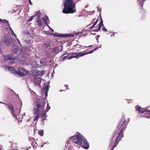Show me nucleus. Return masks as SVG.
Listing matches in <instances>:
<instances>
[{"label": "nucleus", "mask_w": 150, "mask_h": 150, "mask_svg": "<svg viewBox=\"0 0 150 150\" xmlns=\"http://www.w3.org/2000/svg\"><path fill=\"white\" fill-rule=\"evenodd\" d=\"M91 25V23H90V24H89L88 25H89V26H90Z\"/></svg>", "instance_id": "a18cd8bd"}, {"label": "nucleus", "mask_w": 150, "mask_h": 150, "mask_svg": "<svg viewBox=\"0 0 150 150\" xmlns=\"http://www.w3.org/2000/svg\"><path fill=\"white\" fill-rule=\"evenodd\" d=\"M144 114V117H145L149 118L150 117V110H147L145 111Z\"/></svg>", "instance_id": "2eb2a0df"}, {"label": "nucleus", "mask_w": 150, "mask_h": 150, "mask_svg": "<svg viewBox=\"0 0 150 150\" xmlns=\"http://www.w3.org/2000/svg\"><path fill=\"white\" fill-rule=\"evenodd\" d=\"M63 91V90H62L60 91Z\"/></svg>", "instance_id": "8fccbe9b"}, {"label": "nucleus", "mask_w": 150, "mask_h": 150, "mask_svg": "<svg viewBox=\"0 0 150 150\" xmlns=\"http://www.w3.org/2000/svg\"><path fill=\"white\" fill-rule=\"evenodd\" d=\"M46 95H47V93H46Z\"/></svg>", "instance_id": "4d7b16f0"}, {"label": "nucleus", "mask_w": 150, "mask_h": 150, "mask_svg": "<svg viewBox=\"0 0 150 150\" xmlns=\"http://www.w3.org/2000/svg\"><path fill=\"white\" fill-rule=\"evenodd\" d=\"M0 150H1L0 148Z\"/></svg>", "instance_id": "13d9d810"}, {"label": "nucleus", "mask_w": 150, "mask_h": 150, "mask_svg": "<svg viewBox=\"0 0 150 150\" xmlns=\"http://www.w3.org/2000/svg\"><path fill=\"white\" fill-rule=\"evenodd\" d=\"M68 142H69V141H67V143H68Z\"/></svg>", "instance_id": "864d4df0"}, {"label": "nucleus", "mask_w": 150, "mask_h": 150, "mask_svg": "<svg viewBox=\"0 0 150 150\" xmlns=\"http://www.w3.org/2000/svg\"><path fill=\"white\" fill-rule=\"evenodd\" d=\"M43 130H41L40 131L39 130L38 132V134L40 135L41 136H43Z\"/></svg>", "instance_id": "aec40b11"}, {"label": "nucleus", "mask_w": 150, "mask_h": 150, "mask_svg": "<svg viewBox=\"0 0 150 150\" xmlns=\"http://www.w3.org/2000/svg\"><path fill=\"white\" fill-rule=\"evenodd\" d=\"M103 27L102 28V30H103L104 31H107V29L105 28L103 26Z\"/></svg>", "instance_id": "bb28decb"}, {"label": "nucleus", "mask_w": 150, "mask_h": 150, "mask_svg": "<svg viewBox=\"0 0 150 150\" xmlns=\"http://www.w3.org/2000/svg\"><path fill=\"white\" fill-rule=\"evenodd\" d=\"M4 59L5 60H15L16 59V57H13L12 56H10L8 54L7 56H4Z\"/></svg>", "instance_id": "9b49d317"}, {"label": "nucleus", "mask_w": 150, "mask_h": 150, "mask_svg": "<svg viewBox=\"0 0 150 150\" xmlns=\"http://www.w3.org/2000/svg\"><path fill=\"white\" fill-rule=\"evenodd\" d=\"M95 18L93 19V21H95Z\"/></svg>", "instance_id": "79ce46f5"}, {"label": "nucleus", "mask_w": 150, "mask_h": 150, "mask_svg": "<svg viewBox=\"0 0 150 150\" xmlns=\"http://www.w3.org/2000/svg\"><path fill=\"white\" fill-rule=\"evenodd\" d=\"M41 75H42L43 74V73H41Z\"/></svg>", "instance_id": "09e8293b"}, {"label": "nucleus", "mask_w": 150, "mask_h": 150, "mask_svg": "<svg viewBox=\"0 0 150 150\" xmlns=\"http://www.w3.org/2000/svg\"><path fill=\"white\" fill-rule=\"evenodd\" d=\"M54 36L59 37H73L74 35L71 34H67V35L65 34V35L63 34H58L57 33H56L54 34H52Z\"/></svg>", "instance_id": "1a4fd4ad"}, {"label": "nucleus", "mask_w": 150, "mask_h": 150, "mask_svg": "<svg viewBox=\"0 0 150 150\" xmlns=\"http://www.w3.org/2000/svg\"><path fill=\"white\" fill-rule=\"evenodd\" d=\"M88 6H87V5H86V6H85V8H86L87 7H88Z\"/></svg>", "instance_id": "37998d69"}, {"label": "nucleus", "mask_w": 150, "mask_h": 150, "mask_svg": "<svg viewBox=\"0 0 150 150\" xmlns=\"http://www.w3.org/2000/svg\"><path fill=\"white\" fill-rule=\"evenodd\" d=\"M98 49V47H96L94 49H96V50Z\"/></svg>", "instance_id": "4c0bfd02"}, {"label": "nucleus", "mask_w": 150, "mask_h": 150, "mask_svg": "<svg viewBox=\"0 0 150 150\" xmlns=\"http://www.w3.org/2000/svg\"><path fill=\"white\" fill-rule=\"evenodd\" d=\"M50 107L49 106L48 104V103H47V108L45 110L46 111V112H48L49 111V110L50 109Z\"/></svg>", "instance_id": "b1692460"}, {"label": "nucleus", "mask_w": 150, "mask_h": 150, "mask_svg": "<svg viewBox=\"0 0 150 150\" xmlns=\"http://www.w3.org/2000/svg\"><path fill=\"white\" fill-rule=\"evenodd\" d=\"M98 21V19H97V20H96V21L94 23L93 25V26H94V27L96 25Z\"/></svg>", "instance_id": "cd10ccee"}, {"label": "nucleus", "mask_w": 150, "mask_h": 150, "mask_svg": "<svg viewBox=\"0 0 150 150\" xmlns=\"http://www.w3.org/2000/svg\"><path fill=\"white\" fill-rule=\"evenodd\" d=\"M81 54L80 53V52H79V53H77V55H76L75 56H70L69 57V59H71L73 58H78L79 57H81V56L80 55Z\"/></svg>", "instance_id": "dca6fc26"}, {"label": "nucleus", "mask_w": 150, "mask_h": 150, "mask_svg": "<svg viewBox=\"0 0 150 150\" xmlns=\"http://www.w3.org/2000/svg\"><path fill=\"white\" fill-rule=\"evenodd\" d=\"M15 12H16V11H14L13 12H11V13H13Z\"/></svg>", "instance_id": "a19ab883"}, {"label": "nucleus", "mask_w": 150, "mask_h": 150, "mask_svg": "<svg viewBox=\"0 0 150 150\" xmlns=\"http://www.w3.org/2000/svg\"><path fill=\"white\" fill-rule=\"evenodd\" d=\"M37 15H35H35L34 16H31V17H30V19H29V21H31L33 19V18H34V17L35 16H36Z\"/></svg>", "instance_id": "c756f323"}, {"label": "nucleus", "mask_w": 150, "mask_h": 150, "mask_svg": "<svg viewBox=\"0 0 150 150\" xmlns=\"http://www.w3.org/2000/svg\"><path fill=\"white\" fill-rule=\"evenodd\" d=\"M76 10H62V12L64 13H72L75 12Z\"/></svg>", "instance_id": "4468645a"}, {"label": "nucleus", "mask_w": 150, "mask_h": 150, "mask_svg": "<svg viewBox=\"0 0 150 150\" xmlns=\"http://www.w3.org/2000/svg\"><path fill=\"white\" fill-rule=\"evenodd\" d=\"M8 69L10 71L12 70V71L13 73L16 74H17L21 76H25L27 74V71L22 68H21V69H20V70L21 71H17L16 69H13L12 67H9Z\"/></svg>", "instance_id": "423d86ee"}, {"label": "nucleus", "mask_w": 150, "mask_h": 150, "mask_svg": "<svg viewBox=\"0 0 150 150\" xmlns=\"http://www.w3.org/2000/svg\"><path fill=\"white\" fill-rule=\"evenodd\" d=\"M41 117L42 118V120L44 121L45 118H46L47 116H46V115L45 113H42L41 115Z\"/></svg>", "instance_id": "6ab92c4d"}, {"label": "nucleus", "mask_w": 150, "mask_h": 150, "mask_svg": "<svg viewBox=\"0 0 150 150\" xmlns=\"http://www.w3.org/2000/svg\"><path fill=\"white\" fill-rule=\"evenodd\" d=\"M9 30H10L11 31V32L12 31V30H13L11 28H9Z\"/></svg>", "instance_id": "c9c22d12"}, {"label": "nucleus", "mask_w": 150, "mask_h": 150, "mask_svg": "<svg viewBox=\"0 0 150 150\" xmlns=\"http://www.w3.org/2000/svg\"><path fill=\"white\" fill-rule=\"evenodd\" d=\"M46 103L42 102L40 98H36L34 100L33 103L34 106L33 111L34 115H36V117L34 119L35 121L37 120L40 117L39 114L44 110V107Z\"/></svg>", "instance_id": "f257e3e1"}, {"label": "nucleus", "mask_w": 150, "mask_h": 150, "mask_svg": "<svg viewBox=\"0 0 150 150\" xmlns=\"http://www.w3.org/2000/svg\"><path fill=\"white\" fill-rule=\"evenodd\" d=\"M113 149H112V148L110 150H113Z\"/></svg>", "instance_id": "c03bdc74"}, {"label": "nucleus", "mask_w": 150, "mask_h": 150, "mask_svg": "<svg viewBox=\"0 0 150 150\" xmlns=\"http://www.w3.org/2000/svg\"><path fill=\"white\" fill-rule=\"evenodd\" d=\"M18 51V49H15L14 50H13V53H16V52H17Z\"/></svg>", "instance_id": "c85d7f7f"}, {"label": "nucleus", "mask_w": 150, "mask_h": 150, "mask_svg": "<svg viewBox=\"0 0 150 150\" xmlns=\"http://www.w3.org/2000/svg\"><path fill=\"white\" fill-rule=\"evenodd\" d=\"M136 110L139 113H143L145 111H146V108H142L139 106H136L135 107Z\"/></svg>", "instance_id": "0eeeda50"}, {"label": "nucleus", "mask_w": 150, "mask_h": 150, "mask_svg": "<svg viewBox=\"0 0 150 150\" xmlns=\"http://www.w3.org/2000/svg\"><path fill=\"white\" fill-rule=\"evenodd\" d=\"M71 139V137L70 138V139L69 140H69H70V139Z\"/></svg>", "instance_id": "603ef678"}, {"label": "nucleus", "mask_w": 150, "mask_h": 150, "mask_svg": "<svg viewBox=\"0 0 150 150\" xmlns=\"http://www.w3.org/2000/svg\"><path fill=\"white\" fill-rule=\"evenodd\" d=\"M40 11H38L37 13L35 14V16L37 15L38 16V19L37 22L39 25L41 26L42 25V23L41 21V19L40 18V15L41 13L40 12Z\"/></svg>", "instance_id": "6e6552de"}, {"label": "nucleus", "mask_w": 150, "mask_h": 150, "mask_svg": "<svg viewBox=\"0 0 150 150\" xmlns=\"http://www.w3.org/2000/svg\"><path fill=\"white\" fill-rule=\"evenodd\" d=\"M125 120L124 116L122 117L121 120L119 124L117 126L115 132L117 133L120 129H121L120 132L118 133L120 135H122L123 137V132L126 127V124L125 122Z\"/></svg>", "instance_id": "7ed1b4c3"}, {"label": "nucleus", "mask_w": 150, "mask_h": 150, "mask_svg": "<svg viewBox=\"0 0 150 150\" xmlns=\"http://www.w3.org/2000/svg\"><path fill=\"white\" fill-rule=\"evenodd\" d=\"M42 19L44 21V23L46 24V23H47V20H48V17L46 16L45 18H43Z\"/></svg>", "instance_id": "4be33fe9"}, {"label": "nucleus", "mask_w": 150, "mask_h": 150, "mask_svg": "<svg viewBox=\"0 0 150 150\" xmlns=\"http://www.w3.org/2000/svg\"><path fill=\"white\" fill-rule=\"evenodd\" d=\"M48 90V88H47V90L46 91L47 92V91Z\"/></svg>", "instance_id": "3c124183"}, {"label": "nucleus", "mask_w": 150, "mask_h": 150, "mask_svg": "<svg viewBox=\"0 0 150 150\" xmlns=\"http://www.w3.org/2000/svg\"><path fill=\"white\" fill-rule=\"evenodd\" d=\"M41 75H42L43 74V73H41Z\"/></svg>", "instance_id": "49530a36"}, {"label": "nucleus", "mask_w": 150, "mask_h": 150, "mask_svg": "<svg viewBox=\"0 0 150 150\" xmlns=\"http://www.w3.org/2000/svg\"><path fill=\"white\" fill-rule=\"evenodd\" d=\"M29 3L30 4H32V3H31V2L30 1V0H29Z\"/></svg>", "instance_id": "e433bc0d"}, {"label": "nucleus", "mask_w": 150, "mask_h": 150, "mask_svg": "<svg viewBox=\"0 0 150 150\" xmlns=\"http://www.w3.org/2000/svg\"><path fill=\"white\" fill-rule=\"evenodd\" d=\"M95 50H96V49H94L88 52L85 51L81 52H80V53L81 54L80 55L81 56V57H82L86 54H89L92 53Z\"/></svg>", "instance_id": "9d476101"}, {"label": "nucleus", "mask_w": 150, "mask_h": 150, "mask_svg": "<svg viewBox=\"0 0 150 150\" xmlns=\"http://www.w3.org/2000/svg\"><path fill=\"white\" fill-rule=\"evenodd\" d=\"M29 140L31 142V143L32 144H34L35 142V139L34 138L31 137H29Z\"/></svg>", "instance_id": "f3484780"}, {"label": "nucleus", "mask_w": 150, "mask_h": 150, "mask_svg": "<svg viewBox=\"0 0 150 150\" xmlns=\"http://www.w3.org/2000/svg\"><path fill=\"white\" fill-rule=\"evenodd\" d=\"M123 137L117 134L116 135V133L115 134L112 136L110 143L109 147L112 146V149L116 147L119 143L120 140Z\"/></svg>", "instance_id": "20e7f679"}, {"label": "nucleus", "mask_w": 150, "mask_h": 150, "mask_svg": "<svg viewBox=\"0 0 150 150\" xmlns=\"http://www.w3.org/2000/svg\"><path fill=\"white\" fill-rule=\"evenodd\" d=\"M15 63V61H12V63Z\"/></svg>", "instance_id": "58836bf2"}, {"label": "nucleus", "mask_w": 150, "mask_h": 150, "mask_svg": "<svg viewBox=\"0 0 150 150\" xmlns=\"http://www.w3.org/2000/svg\"><path fill=\"white\" fill-rule=\"evenodd\" d=\"M94 27V26H93V25H92L91 26V27H90V29H92V28H93Z\"/></svg>", "instance_id": "f704fd0d"}, {"label": "nucleus", "mask_w": 150, "mask_h": 150, "mask_svg": "<svg viewBox=\"0 0 150 150\" xmlns=\"http://www.w3.org/2000/svg\"><path fill=\"white\" fill-rule=\"evenodd\" d=\"M71 138H72L74 143L79 145H81L85 149L88 148L89 146L88 143L85 137L80 133L77 132L76 134L71 137Z\"/></svg>", "instance_id": "f03ea898"}, {"label": "nucleus", "mask_w": 150, "mask_h": 150, "mask_svg": "<svg viewBox=\"0 0 150 150\" xmlns=\"http://www.w3.org/2000/svg\"><path fill=\"white\" fill-rule=\"evenodd\" d=\"M103 20L101 18V21L99 23V24L98 25V26L97 29H95V31H99L100 30V29L101 27L103 25Z\"/></svg>", "instance_id": "ddd939ff"}, {"label": "nucleus", "mask_w": 150, "mask_h": 150, "mask_svg": "<svg viewBox=\"0 0 150 150\" xmlns=\"http://www.w3.org/2000/svg\"><path fill=\"white\" fill-rule=\"evenodd\" d=\"M64 8L63 9H73L75 6L72 0H64L63 1Z\"/></svg>", "instance_id": "39448f33"}, {"label": "nucleus", "mask_w": 150, "mask_h": 150, "mask_svg": "<svg viewBox=\"0 0 150 150\" xmlns=\"http://www.w3.org/2000/svg\"><path fill=\"white\" fill-rule=\"evenodd\" d=\"M41 75H42L43 74V73H41Z\"/></svg>", "instance_id": "de8ad7c7"}, {"label": "nucleus", "mask_w": 150, "mask_h": 150, "mask_svg": "<svg viewBox=\"0 0 150 150\" xmlns=\"http://www.w3.org/2000/svg\"><path fill=\"white\" fill-rule=\"evenodd\" d=\"M3 42H0V53L2 52V51L1 50V46L2 45Z\"/></svg>", "instance_id": "a878e982"}, {"label": "nucleus", "mask_w": 150, "mask_h": 150, "mask_svg": "<svg viewBox=\"0 0 150 150\" xmlns=\"http://www.w3.org/2000/svg\"><path fill=\"white\" fill-rule=\"evenodd\" d=\"M52 31H53V30H52Z\"/></svg>", "instance_id": "5fc2aeb1"}, {"label": "nucleus", "mask_w": 150, "mask_h": 150, "mask_svg": "<svg viewBox=\"0 0 150 150\" xmlns=\"http://www.w3.org/2000/svg\"><path fill=\"white\" fill-rule=\"evenodd\" d=\"M92 46V45H90V46L88 47H91Z\"/></svg>", "instance_id": "ea45409f"}, {"label": "nucleus", "mask_w": 150, "mask_h": 150, "mask_svg": "<svg viewBox=\"0 0 150 150\" xmlns=\"http://www.w3.org/2000/svg\"><path fill=\"white\" fill-rule=\"evenodd\" d=\"M97 8L98 9H101V8H100V6H98L97 7Z\"/></svg>", "instance_id": "72a5a7b5"}, {"label": "nucleus", "mask_w": 150, "mask_h": 150, "mask_svg": "<svg viewBox=\"0 0 150 150\" xmlns=\"http://www.w3.org/2000/svg\"><path fill=\"white\" fill-rule=\"evenodd\" d=\"M43 47L45 48H47L50 47L49 45L47 44H45L43 46Z\"/></svg>", "instance_id": "5701e85b"}, {"label": "nucleus", "mask_w": 150, "mask_h": 150, "mask_svg": "<svg viewBox=\"0 0 150 150\" xmlns=\"http://www.w3.org/2000/svg\"><path fill=\"white\" fill-rule=\"evenodd\" d=\"M3 43H4L5 44V45L7 46H9L10 45L11 42L10 40H7L4 41Z\"/></svg>", "instance_id": "a211bd4d"}, {"label": "nucleus", "mask_w": 150, "mask_h": 150, "mask_svg": "<svg viewBox=\"0 0 150 150\" xmlns=\"http://www.w3.org/2000/svg\"><path fill=\"white\" fill-rule=\"evenodd\" d=\"M14 112H15V111L13 112H11V113L12 114L13 116V117L14 118H16L17 119H18V118L17 117V116H16V115L14 114Z\"/></svg>", "instance_id": "393cba45"}, {"label": "nucleus", "mask_w": 150, "mask_h": 150, "mask_svg": "<svg viewBox=\"0 0 150 150\" xmlns=\"http://www.w3.org/2000/svg\"><path fill=\"white\" fill-rule=\"evenodd\" d=\"M0 103H3V104H5V105H7L8 108H9V110H11V112H13L14 111V108L11 104H7L5 103H4L1 102Z\"/></svg>", "instance_id": "f8f14e48"}, {"label": "nucleus", "mask_w": 150, "mask_h": 150, "mask_svg": "<svg viewBox=\"0 0 150 150\" xmlns=\"http://www.w3.org/2000/svg\"><path fill=\"white\" fill-rule=\"evenodd\" d=\"M64 86L66 87V89H68V86L67 85H65Z\"/></svg>", "instance_id": "2f4dec72"}, {"label": "nucleus", "mask_w": 150, "mask_h": 150, "mask_svg": "<svg viewBox=\"0 0 150 150\" xmlns=\"http://www.w3.org/2000/svg\"><path fill=\"white\" fill-rule=\"evenodd\" d=\"M0 22L2 23H5L6 22L8 23V21H7L5 19L3 20L1 18H0Z\"/></svg>", "instance_id": "412c9836"}, {"label": "nucleus", "mask_w": 150, "mask_h": 150, "mask_svg": "<svg viewBox=\"0 0 150 150\" xmlns=\"http://www.w3.org/2000/svg\"><path fill=\"white\" fill-rule=\"evenodd\" d=\"M46 95H47V93H46Z\"/></svg>", "instance_id": "6e6d98bb"}, {"label": "nucleus", "mask_w": 150, "mask_h": 150, "mask_svg": "<svg viewBox=\"0 0 150 150\" xmlns=\"http://www.w3.org/2000/svg\"><path fill=\"white\" fill-rule=\"evenodd\" d=\"M77 53H76L75 52H72L71 54H72L73 55H77Z\"/></svg>", "instance_id": "473e14b6"}, {"label": "nucleus", "mask_w": 150, "mask_h": 150, "mask_svg": "<svg viewBox=\"0 0 150 150\" xmlns=\"http://www.w3.org/2000/svg\"><path fill=\"white\" fill-rule=\"evenodd\" d=\"M11 35H14L15 37H16V34L14 33V32L13 31V30H12V31H11Z\"/></svg>", "instance_id": "7c9ffc66"}]
</instances>
